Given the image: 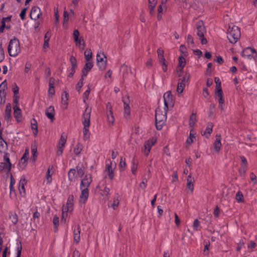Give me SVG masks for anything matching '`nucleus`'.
<instances>
[{"instance_id": "1", "label": "nucleus", "mask_w": 257, "mask_h": 257, "mask_svg": "<svg viewBox=\"0 0 257 257\" xmlns=\"http://www.w3.org/2000/svg\"><path fill=\"white\" fill-rule=\"evenodd\" d=\"M91 108L87 106L82 116V124L83 125V134L84 140H87L90 137L89 127L90 124V116Z\"/></svg>"}, {"instance_id": "2", "label": "nucleus", "mask_w": 257, "mask_h": 257, "mask_svg": "<svg viewBox=\"0 0 257 257\" xmlns=\"http://www.w3.org/2000/svg\"><path fill=\"white\" fill-rule=\"evenodd\" d=\"M168 110L158 108L156 110V126L158 130H161L165 124L167 120V113Z\"/></svg>"}, {"instance_id": "3", "label": "nucleus", "mask_w": 257, "mask_h": 257, "mask_svg": "<svg viewBox=\"0 0 257 257\" xmlns=\"http://www.w3.org/2000/svg\"><path fill=\"white\" fill-rule=\"evenodd\" d=\"M8 51L10 56H17L21 51L19 40L16 38L11 40L8 47Z\"/></svg>"}, {"instance_id": "4", "label": "nucleus", "mask_w": 257, "mask_h": 257, "mask_svg": "<svg viewBox=\"0 0 257 257\" xmlns=\"http://www.w3.org/2000/svg\"><path fill=\"white\" fill-rule=\"evenodd\" d=\"M240 36V31L237 26H233L232 28H230V26L229 27L227 30V37L231 43H236Z\"/></svg>"}, {"instance_id": "5", "label": "nucleus", "mask_w": 257, "mask_h": 257, "mask_svg": "<svg viewBox=\"0 0 257 257\" xmlns=\"http://www.w3.org/2000/svg\"><path fill=\"white\" fill-rule=\"evenodd\" d=\"M97 65L99 70L103 71L107 66V58L102 52H98L96 55Z\"/></svg>"}, {"instance_id": "6", "label": "nucleus", "mask_w": 257, "mask_h": 257, "mask_svg": "<svg viewBox=\"0 0 257 257\" xmlns=\"http://www.w3.org/2000/svg\"><path fill=\"white\" fill-rule=\"evenodd\" d=\"M241 56L244 60H250L254 59L257 54L254 49L248 47L242 51Z\"/></svg>"}, {"instance_id": "7", "label": "nucleus", "mask_w": 257, "mask_h": 257, "mask_svg": "<svg viewBox=\"0 0 257 257\" xmlns=\"http://www.w3.org/2000/svg\"><path fill=\"white\" fill-rule=\"evenodd\" d=\"M164 101V108L168 110L169 108H173L174 106V100L171 91H168L163 96Z\"/></svg>"}, {"instance_id": "8", "label": "nucleus", "mask_w": 257, "mask_h": 257, "mask_svg": "<svg viewBox=\"0 0 257 257\" xmlns=\"http://www.w3.org/2000/svg\"><path fill=\"white\" fill-rule=\"evenodd\" d=\"M156 139L153 138L145 142L144 148L142 149V151L145 156H147L149 155L152 146L156 143Z\"/></svg>"}, {"instance_id": "9", "label": "nucleus", "mask_w": 257, "mask_h": 257, "mask_svg": "<svg viewBox=\"0 0 257 257\" xmlns=\"http://www.w3.org/2000/svg\"><path fill=\"white\" fill-rule=\"evenodd\" d=\"M120 71L122 73V78L124 80L128 78L129 74L133 75L135 76V74L133 73L131 68L125 64H123L121 65Z\"/></svg>"}, {"instance_id": "10", "label": "nucleus", "mask_w": 257, "mask_h": 257, "mask_svg": "<svg viewBox=\"0 0 257 257\" xmlns=\"http://www.w3.org/2000/svg\"><path fill=\"white\" fill-rule=\"evenodd\" d=\"M4 163H1L0 167L3 168V169L7 171L8 173H10L11 169L12 164L9 157L8 153H5L4 156Z\"/></svg>"}, {"instance_id": "11", "label": "nucleus", "mask_w": 257, "mask_h": 257, "mask_svg": "<svg viewBox=\"0 0 257 257\" xmlns=\"http://www.w3.org/2000/svg\"><path fill=\"white\" fill-rule=\"evenodd\" d=\"M92 181V176L91 174H86L84 178L81 180L80 183V189L87 188L88 189Z\"/></svg>"}, {"instance_id": "12", "label": "nucleus", "mask_w": 257, "mask_h": 257, "mask_svg": "<svg viewBox=\"0 0 257 257\" xmlns=\"http://www.w3.org/2000/svg\"><path fill=\"white\" fill-rule=\"evenodd\" d=\"M196 33L199 37H204L206 33V29L202 21L200 20L197 22L196 24Z\"/></svg>"}, {"instance_id": "13", "label": "nucleus", "mask_w": 257, "mask_h": 257, "mask_svg": "<svg viewBox=\"0 0 257 257\" xmlns=\"http://www.w3.org/2000/svg\"><path fill=\"white\" fill-rule=\"evenodd\" d=\"M41 15V10L38 7L34 6L32 8L30 12V17L32 20L36 21L40 18Z\"/></svg>"}, {"instance_id": "14", "label": "nucleus", "mask_w": 257, "mask_h": 257, "mask_svg": "<svg viewBox=\"0 0 257 257\" xmlns=\"http://www.w3.org/2000/svg\"><path fill=\"white\" fill-rule=\"evenodd\" d=\"M240 159L241 163L239 169V173L241 175L243 176L246 173L247 168V162L245 158L243 156H240Z\"/></svg>"}, {"instance_id": "15", "label": "nucleus", "mask_w": 257, "mask_h": 257, "mask_svg": "<svg viewBox=\"0 0 257 257\" xmlns=\"http://www.w3.org/2000/svg\"><path fill=\"white\" fill-rule=\"evenodd\" d=\"M80 189L81 193L79 198V203L81 204H84L88 197V189L82 188Z\"/></svg>"}, {"instance_id": "16", "label": "nucleus", "mask_w": 257, "mask_h": 257, "mask_svg": "<svg viewBox=\"0 0 257 257\" xmlns=\"http://www.w3.org/2000/svg\"><path fill=\"white\" fill-rule=\"evenodd\" d=\"M45 114L46 116L49 118L52 121L55 119V109L54 106H50L48 107L45 111Z\"/></svg>"}, {"instance_id": "17", "label": "nucleus", "mask_w": 257, "mask_h": 257, "mask_svg": "<svg viewBox=\"0 0 257 257\" xmlns=\"http://www.w3.org/2000/svg\"><path fill=\"white\" fill-rule=\"evenodd\" d=\"M194 178L192 177L191 174L189 175L187 178V188L189 190L191 193H192L194 189Z\"/></svg>"}, {"instance_id": "18", "label": "nucleus", "mask_w": 257, "mask_h": 257, "mask_svg": "<svg viewBox=\"0 0 257 257\" xmlns=\"http://www.w3.org/2000/svg\"><path fill=\"white\" fill-rule=\"evenodd\" d=\"M93 67V63L91 61H86L85 65L82 71V76H86L88 72L90 71Z\"/></svg>"}, {"instance_id": "19", "label": "nucleus", "mask_w": 257, "mask_h": 257, "mask_svg": "<svg viewBox=\"0 0 257 257\" xmlns=\"http://www.w3.org/2000/svg\"><path fill=\"white\" fill-rule=\"evenodd\" d=\"M216 137V140L213 143V148L216 152H218L221 147V137L220 135H217Z\"/></svg>"}, {"instance_id": "20", "label": "nucleus", "mask_w": 257, "mask_h": 257, "mask_svg": "<svg viewBox=\"0 0 257 257\" xmlns=\"http://www.w3.org/2000/svg\"><path fill=\"white\" fill-rule=\"evenodd\" d=\"M73 233L74 242L75 243H78L80 238V226L79 225L77 226L76 229H74Z\"/></svg>"}, {"instance_id": "21", "label": "nucleus", "mask_w": 257, "mask_h": 257, "mask_svg": "<svg viewBox=\"0 0 257 257\" xmlns=\"http://www.w3.org/2000/svg\"><path fill=\"white\" fill-rule=\"evenodd\" d=\"M71 212L67 206H64L62 208L61 222L65 223L66 222V218L68 216V212Z\"/></svg>"}, {"instance_id": "22", "label": "nucleus", "mask_w": 257, "mask_h": 257, "mask_svg": "<svg viewBox=\"0 0 257 257\" xmlns=\"http://www.w3.org/2000/svg\"><path fill=\"white\" fill-rule=\"evenodd\" d=\"M14 115L18 121H19L21 118V110L19 106H14Z\"/></svg>"}, {"instance_id": "23", "label": "nucleus", "mask_w": 257, "mask_h": 257, "mask_svg": "<svg viewBox=\"0 0 257 257\" xmlns=\"http://www.w3.org/2000/svg\"><path fill=\"white\" fill-rule=\"evenodd\" d=\"M54 82L55 79L53 78H50L49 80L48 94L49 95H51V96L55 94V89L54 87Z\"/></svg>"}, {"instance_id": "24", "label": "nucleus", "mask_w": 257, "mask_h": 257, "mask_svg": "<svg viewBox=\"0 0 257 257\" xmlns=\"http://www.w3.org/2000/svg\"><path fill=\"white\" fill-rule=\"evenodd\" d=\"M26 184V180L24 178H22L19 182V189L21 195L25 194V185Z\"/></svg>"}, {"instance_id": "25", "label": "nucleus", "mask_w": 257, "mask_h": 257, "mask_svg": "<svg viewBox=\"0 0 257 257\" xmlns=\"http://www.w3.org/2000/svg\"><path fill=\"white\" fill-rule=\"evenodd\" d=\"M111 163L106 165L105 171L108 173V177L112 180L114 177L113 170L112 168Z\"/></svg>"}, {"instance_id": "26", "label": "nucleus", "mask_w": 257, "mask_h": 257, "mask_svg": "<svg viewBox=\"0 0 257 257\" xmlns=\"http://www.w3.org/2000/svg\"><path fill=\"white\" fill-rule=\"evenodd\" d=\"M83 149V145L80 143H77L74 148V153L75 154L76 156H78L81 154V152L82 151Z\"/></svg>"}, {"instance_id": "27", "label": "nucleus", "mask_w": 257, "mask_h": 257, "mask_svg": "<svg viewBox=\"0 0 257 257\" xmlns=\"http://www.w3.org/2000/svg\"><path fill=\"white\" fill-rule=\"evenodd\" d=\"M213 126V124L212 123H208V125L205 129V131H204L202 135L205 136L206 138H208L209 137L210 134L212 132Z\"/></svg>"}, {"instance_id": "28", "label": "nucleus", "mask_w": 257, "mask_h": 257, "mask_svg": "<svg viewBox=\"0 0 257 257\" xmlns=\"http://www.w3.org/2000/svg\"><path fill=\"white\" fill-rule=\"evenodd\" d=\"M69 180L71 181H75L76 178L77 174H76V170L75 169H71L68 173Z\"/></svg>"}, {"instance_id": "29", "label": "nucleus", "mask_w": 257, "mask_h": 257, "mask_svg": "<svg viewBox=\"0 0 257 257\" xmlns=\"http://www.w3.org/2000/svg\"><path fill=\"white\" fill-rule=\"evenodd\" d=\"M73 36L74 41L76 42L77 45L78 44H80V43L83 41V39L82 38L79 39V32L77 30H75L73 31Z\"/></svg>"}, {"instance_id": "30", "label": "nucleus", "mask_w": 257, "mask_h": 257, "mask_svg": "<svg viewBox=\"0 0 257 257\" xmlns=\"http://www.w3.org/2000/svg\"><path fill=\"white\" fill-rule=\"evenodd\" d=\"M11 106L10 103L6 105L5 109V118L7 120H9L11 118Z\"/></svg>"}, {"instance_id": "31", "label": "nucleus", "mask_w": 257, "mask_h": 257, "mask_svg": "<svg viewBox=\"0 0 257 257\" xmlns=\"http://www.w3.org/2000/svg\"><path fill=\"white\" fill-rule=\"evenodd\" d=\"M73 201H74V196L73 195H70L69 196L67 202L66 203V206L69 208L70 210V211H72L73 209Z\"/></svg>"}, {"instance_id": "32", "label": "nucleus", "mask_w": 257, "mask_h": 257, "mask_svg": "<svg viewBox=\"0 0 257 257\" xmlns=\"http://www.w3.org/2000/svg\"><path fill=\"white\" fill-rule=\"evenodd\" d=\"M7 143L3 140L2 137H0V152H5L7 149Z\"/></svg>"}, {"instance_id": "33", "label": "nucleus", "mask_w": 257, "mask_h": 257, "mask_svg": "<svg viewBox=\"0 0 257 257\" xmlns=\"http://www.w3.org/2000/svg\"><path fill=\"white\" fill-rule=\"evenodd\" d=\"M196 121H197L196 113H192V114H191V115L190 116V118H189V125L190 127L194 126L196 124Z\"/></svg>"}, {"instance_id": "34", "label": "nucleus", "mask_w": 257, "mask_h": 257, "mask_svg": "<svg viewBox=\"0 0 257 257\" xmlns=\"http://www.w3.org/2000/svg\"><path fill=\"white\" fill-rule=\"evenodd\" d=\"M27 162L28 158L22 157L19 163V169L21 170L24 169L27 166Z\"/></svg>"}, {"instance_id": "35", "label": "nucleus", "mask_w": 257, "mask_h": 257, "mask_svg": "<svg viewBox=\"0 0 257 257\" xmlns=\"http://www.w3.org/2000/svg\"><path fill=\"white\" fill-rule=\"evenodd\" d=\"M164 52L161 48H159L157 50V54L160 63L165 62V59L164 57Z\"/></svg>"}, {"instance_id": "36", "label": "nucleus", "mask_w": 257, "mask_h": 257, "mask_svg": "<svg viewBox=\"0 0 257 257\" xmlns=\"http://www.w3.org/2000/svg\"><path fill=\"white\" fill-rule=\"evenodd\" d=\"M123 102L124 104V116L126 117L130 114V107L128 104L124 100H123Z\"/></svg>"}, {"instance_id": "37", "label": "nucleus", "mask_w": 257, "mask_h": 257, "mask_svg": "<svg viewBox=\"0 0 257 257\" xmlns=\"http://www.w3.org/2000/svg\"><path fill=\"white\" fill-rule=\"evenodd\" d=\"M185 86V84L182 83V82H178L177 84V92L179 95L182 93Z\"/></svg>"}, {"instance_id": "38", "label": "nucleus", "mask_w": 257, "mask_h": 257, "mask_svg": "<svg viewBox=\"0 0 257 257\" xmlns=\"http://www.w3.org/2000/svg\"><path fill=\"white\" fill-rule=\"evenodd\" d=\"M107 120L109 123L113 124L114 122V118L111 110L110 109L107 114Z\"/></svg>"}, {"instance_id": "39", "label": "nucleus", "mask_w": 257, "mask_h": 257, "mask_svg": "<svg viewBox=\"0 0 257 257\" xmlns=\"http://www.w3.org/2000/svg\"><path fill=\"white\" fill-rule=\"evenodd\" d=\"M186 64V61L185 58L183 56H180L179 57V66L181 68L179 70L180 73L182 71L183 68L185 66Z\"/></svg>"}, {"instance_id": "40", "label": "nucleus", "mask_w": 257, "mask_h": 257, "mask_svg": "<svg viewBox=\"0 0 257 257\" xmlns=\"http://www.w3.org/2000/svg\"><path fill=\"white\" fill-rule=\"evenodd\" d=\"M77 175L79 177H82L84 174V169L83 166H77L76 167Z\"/></svg>"}, {"instance_id": "41", "label": "nucleus", "mask_w": 257, "mask_h": 257, "mask_svg": "<svg viewBox=\"0 0 257 257\" xmlns=\"http://www.w3.org/2000/svg\"><path fill=\"white\" fill-rule=\"evenodd\" d=\"M92 52L90 49L87 50L84 52V56L86 61H90V59L92 58Z\"/></svg>"}, {"instance_id": "42", "label": "nucleus", "mask_w": 257, "mask_h": 257, "mask_svg": "<svg viewBox=\"0 0 257 257\" xmlns=\"http://www.w3.org/2000/svg\"><path fill=\"white\" fill-rule=\"evenodd\" d=\"M235 199L237 202H243V196L240 191H238L236 193L235 195Z\"/></svg>"}, {"instance_id": "43", "label": "nucleus", "mask_w": 257, "mask_h": 257, "mask_svg": "<svg viewBox=\"0 0 257 257\" xmlns=\"http://www.w3.org/2000/svg\"><path fill=\"white\" fill-rule=\"evenodd\" d=\"M193 130H191L190 132L189 138L187 140L186 143L189 145H191L195 139V137L194 135L192 133Z\"/></svg>"}, {"instance_id": "44", "label": "nucleus", "mask_w": 257, "mask_h": 257, "mask_svg": "<svg viewBox=\"0 0 257 257\" xmlns=\"http://www.w3.org/2000/svg\"><path fill=\"white\" fill-rule=\"evenodd\" d=\"M66 142V139L63 136H61L59 142L58 148H63L65 146Z\"/></svg>"}, {"instance_id": "45", "label": "nucleus", "mask_w": 257, "mask_h": 257, "mask_svg": "<svg viewBox=\"0 0 257 257\" xmlns=\"http://www.w3.org/2000/svg\"><path fill=\"white\" fill-rule=\"evenodd\" d=\"M70 61L72 66V69L74 70L77 67V61L76 58L73 56H71Z\"/></svg>"}, {"instance_id": "46", "label": "nucleus", "mask_w": 257, "mask_h": 257, "mask_svg": "<svg viewBox=\"0 0 257 257\" xmlns=\"http://www.w3.org/2000/svg\"><path fill=\"white\" fill-rule=\"evenodd\" d=\"M190 74L189 73H186L183 77L179 80V82H182V83L185 84L186 82H188L190 78Z\"/></svg>"}, {"instance_id": "47", "label": "nucleus", "mask_w": 257, "mask_h": 257, "mask_svg": "<svg viewBox=\"0 0 257 257\" xmlns=\"http://www.w3.org/2000/svg\"><path fill=\"white\" fill-rule=\"evenodd\" d=\"M7 88V83L6 81H3L1 84H0V93L3 92L4 94V91Z\"/></svg>"}, {"instance_id": "48", "label": "nucleus", "mask_w": 257, "mask_h": 257, "mask_svg": "<svg viewBox=\"0 0 257 257\" xmlns=\"http://www.w3.org/2000/svg\"><path fill=\"white\" fill-rule=\"evenodd\" d=\"M119 166L121 170H123L124 169L126 166V163L124 158H123L122 157L120 158Z\"/></svg>"}, {"instance_id": "49", "label": "nucleus", "mask_w": 257, "mask_h": 257, "mask_svg": "<svg viewBox=\"0 0 257 257\" xmlns=\"http://www.w3.org/2000/svg\"><path fill=\"white\" fill-rule=\"evenodd\" d=\"M90 88L89 86H88L87 90H86L83 94V101H84V102H85L86 100L87 99H88V96L90 94Z\"/></svg>"}, {"instance_id": "50", "label": "nucleus", "mask_w": 257, "mask_h": 257, "mask_svg": "<svg viewBox=\"0 0 257 257\" xmlns=\"http://www.w3.org/2000/svg\"><path fill=\"white\" fill-rule=\"evenodd\" d=\"M101 195L102 196H107L109 194V189L106 187H104L103 189H100Z\"/></svg>"}, {"instance_id": "51", "label": "nucleus", "mask_w": 257, "mask_h": 257, "mask_svg": "<svg viewBox=\"0 0 257 257\" xmlns=\"http://www.w3.org/2000/svg\"><path fill=\"white\" fill-rule=\"evenodd\" d=\"M17 255L16 257H21L22 246L20 242H17Z\"/></svg>"}, {"instance_id": "52", "label": "nucleus", "mask_w": 257, "mask_h": 257, "mask_svg": "<svg viewBox=\"0 0 257 257\" xmlns=\"http://www.w3.org/2000/svg\"><path fill=\"white\" fill-rule=\"evenodd\" d=\"M46 180L48 184H50L52 180V178L51 177V175L50 174V170L49 168L48 169L47 172Z\"/></svg>"}, {"instance_id": "53", "label": "nucleus", "mask_w": 257, "mask_h": 257, "mask_svg": "<svg viewBox=\"0 0 257 257\" xmlns=\"http://www.w3.org/2000/svg\"><path fill=\"white\" fill-rule=\"evenodd\" d=\"M5 58V53L4 49L2 47V44H0V62H2Z\"/></svg>"}, {"instance_id": "54", "label": "nucleus", "mask_w": 257, "mask_h": 257, "mask_svg": "<svg viewBox=\"0 0 257 257\" xmlns=\"http://www.w3.org/2000/svg\"><path fill=\"white\" fill-rule=\"evenodd\" d=\"M10 217L12 220V221L14 223V224H16L18 222V216L16 214H12L10 216Z\"/></svg>"}, {"instance_id": "55", "label": "nucleus", "mask_w": 257, "mask_h": 257, "mask_svg": "<svg viewBox=\"0 0 257 257\" xmlns=\"http://www.w3.org/2000/svg\"><path fill=\"white\" fill-rule=\"evenodd\" d=\"M53 222L54 224V228L56 230L59 223V217L57 216H54L53 220Z\"/></svg>"}, {"instance_id": "56", "label": "nucleus", "mask_w": 257, "mask_h": 257, "mask_svg": "<svg viewBox=\"0 0 257 257\" xmlns=\"http://www.w3.org/2000/svg\"><path fill=\"white\" fill-rule=\"evenodd\" d=\"M64 20H63V26H64L65 23H66L69 20V14L67 11H64L63 13Z\"/></svg>"}, {"instance_id": "57", "label": "nucleus", "mask_w": 257, "mask_h": 257, "mask_svg": "<svg viewBox=\"0 0 257 257\" xmlns=\"http://www.w3.org/2000/svg\"><path fill=\"white\" fill-rule=\"evenodd\" d=\"M54 15H55V22L56 25H57L59 23V16L58 14V11L57 9H55L54 10Z\"/></svg>"}, {"instance_id": "58", "label": "nucleus", "mask_w": 257, "mask_h": 257, "mask_svg": "<svg viewBox=\"0 0 257 257\" xmlns=\"http://www.w3.org/2000/svg\"><path fill=\"white\" fill-rule=\"evenodd\" d=\"M68 96H69L68 93H66V92H65L64 96L62 95V101L64 104H67V101L68 100Z\"/></svg>"}, {"instance_id": "59", "label": "nucleus", "mask_w": 257, "mask_h": 257, "mask_svg": "<svg viewBox=\"0 0 257 257\" xmlns=\"http://www.w3.org/2000/svg\"><path fill=\"white\" fill-rule=\"evenodd\" d=\"M37 149L35 148H33L32 149V159L33 160L34 162L35 161L36 159L37 158Z\"/></svg>"}, {"instance_id": "60", "label": "nucleus", "mask_w": 257, "mask_h": 257, "mask_svg": "<svg viewBox=\"0 0 257 257\" xmlns=\"http://www.w3.org/2000/svg\"><path fill=\"white\" fill-rule=\"evenodd\" d=\"M119 203V201L117 198L114 199L113 203L111 205L113 209H115L117 208V207L118 206Z\"/></svg>"}, {"instance_id": "61", "label": "nucleus", "mask_w": 257, "mask_h": 257, "mask_svg": "<svg viewBox=\"0 0 257 257\" xmlns=\"http://www.w3.org/2000/svg\"><path fill=\"white\" fill-rule=\"evenodd\" d=\"M31 128L33 130L38 129L37 122L35 118H33L31 121Z\"/></svg>"}, {"instance_id": "62", "label": "nucleus", "mask_w": 257, "mask_h": 257, "mask_svg": "<svg viewBox=\"0 0 257 257\" xmlns=\"http://www.w3.org/2000/svg\"><path fill=\"white\" fill-rule=\"evenodd\" d=\"M215 109V105L211 104L209 107V117H211L212 116L214 111Z\"/></svg>"}, {"instance_id": "63", "label": "nucleus", "mask_w": 257, "mask_h": 257, "mask_svg": "<svg viewBox=\"0 0 257 257\" xmlns=\"http://www.w3.org/2000/svg\"><path fill=\"white\" fill-rule=\"evenodd\" d=\"M200 225V222L198 219H195L194 221L193 227L194 228L195 230H197L198 228L199 227Z\"/></svg>"}, {"instance_id": "64", "label": "nucleus", "mask_w": 257, "mask_h": 257, "mask_svg": "<svg viewBox=\"0 0 257 257\" xmlns=\"http://www.w3.org/2000/svg\"><path fill=\"white\" fill-rule=\"evenodd\" d=\"M157 3V0H149V7L155 8Z\"/></svg>"}]
</instances>
